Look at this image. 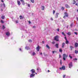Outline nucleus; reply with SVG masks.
<instances>
[{"instance_id": "e433bc0d", "label": "nucleus", "mask_w": 78, "mask_h": 78, "mask_svg": "<svg viewBox=\"0 0 78 78\" xmlns=\"http://www.w3.org/2000/svg\"><path fill=\"white\" fill-rule=\"evenodd\" d=\"M27 5L28 6V7H30V4H28Z\"/></svg>"}, {"instance_id": "20e7f679", "label": "nucleus", "mask_w": 78, "mask_h": 78, "mask_svg": "<svg viewBox=\"0 0 78 78\" xmlns=\"http://www.w3.org/2000/svg\"><path fill=\"white\" fill-rule=\"evenodd\" d=\"M37 72H41V69H40V68H37Z\"/></svg>"}, {"instance_id": "8fccbe9b", "label": "nucleus", "mask_w": 78, "mask_h": 78, "mask_svg": "<svg viewBox=\"0 0 78 78\" xmlns=\"http://www.w3.org/2000/svg\"><path fill=\"white\" fill-rule=\"evenodd\" d=\"M16 23H18V21L16 20Z\"/></svg>"}, {"instance_id": "3c124183", "label": "nucleus", "mask_w": 78, "mask_h": 78, "mask_svg": "<svg viewBox=\"0 0 78 78\" xmlns=\"http://www.w3.org/2000/svg\"><path fill=\"white\" fill-rule=\"evenodd\" d=\"M19 50H20V51H22V49H21L20 48V49H19Z\"/></svg>"}, {"instance_id": "dca6fc26", "label": "nucleus", "mask_w": 78, "mask_h": 78, "mask_svg": "<svg viewBox=\"0 0 78 78\" xmlns=\"http://www.w3.org/2000/svg\"><path fill=\"white\" fill-rule=\"evenodd\" d=\"M25 48L26 50H30V48H29L28 47H25Z\"/></svg>"}, {"instance_id": "6e6552de", "label": "nucleus", "mask_w": 78, "mask_h": 78, "mask_svg": "<svg viewBox=\"0 0 78 78\" xmlns=\"http://www.w3.org/2000/svg\"><path fill=\"white\" fill-rule=\"evenodd\" d=\"M36 48L37 51H39V50H40V48H39V46H38Z\"/></svg>"}, {"instance_id": "49530a36", "label": "nucleus", "mask_w": 78, "mask_h": 78, "mask_svg": "<svg viewBox=\"0 0 78 78\" xmlns=\"http://www.w3.org/2000/svg\"><path fill=\"white\" fill-rule=\"evenodd\" d=\"M55 10H54L53 11V13L54 14L55 13Z\"/></svg>"}, {"instance_id": "0e129e2a", "label": "nucleus", "mask_w": 78, "mask_h": 78, "mask_svg": "<svg viewBox=\"0 0 78 78\" xmlns=\"http://www.w3.org/2000/svg\"><path fill=\"white\" fill-rule=\"evenodd\" d=\"M77 21H78V18H77Z\"/></svg>"}, {"instance_id": "39448f33", "label": "nucleus", "mask_w": 78, "mask_h": 78, "mask_svg": "<svg viewBox=\"0 0 78 78\" xmlns=\"http://www.w3.org/2000/svg\"><path fill=\"white\" fill-rule=\"evenodd\" d=\"M30 71H31V72L32 73H35V72H36L35 70L34 69H33L31 70H30Z\"/></svg>"}, {"instance_id": "c756f323", "label": "nucleus", "mask_w": 78, "mask_h": 78, "mask_svg": "<svg viewBox=\"0 0 78 78\" xmlns=\"http://www.w3.org/2000/svg\"><path fill=\"white\" fill-rule=\"evenodd\" d=\"M69 58H70L71 59H72V57L71 56V55H69Z\"/></svg>"}, {"instance_id": "f704fd0d", "label": "nucleus", "mask_w": 78, "mask_h": 78, "mask_svg": "<svg viewBox=\"0 0 78 78\" xmlns=\"http://www.w3.org/2000/svg\"><path fill=\"white\" fill-rule=\"evenodd\" d=\"M62 10H64V7H62Z\"/></svg>"}, {"instance_id": "b1692460", "label": "nucleus", "mask_w": 78, "mask_h": 78, "mask_svg": "<svg viewBox=\"0 0 78 78\" xmlns=\"http://www.w3.org/2000/svg\"><path fill=\"white\" fill-rule=\"evenodd\" d=\"M62 34L63 35H64V36H66V34H64V32H62Z\"/></svg>"}, {"instance_id": "79ce46f5", "label": "nucleus", "mask_w": 78, "mask_h": 78, "mask_svg": "<svg viewBox=\"0 0 78 78\" xmlns=\"http://www.w3.org/2000/svg\"><path fill=\"white\" fill-rule=\"evenodd\" d=\"M52 44H55V41H53L52 42Z\"/></svg>"}, {"instance_id": "393cba45", "label": "nucleus", "mask_w": 78, "mask_h": 78, "mask_svg": "<svg viewBox=\"0 0 78 78\" xmlns=\"http://www.w3.org/2000/svg\"><path fill=\"white\" fill-rule=\"evenodd\" d=\"M59 52H61V53L62 52V50L61 49H60L59 50Z\"/></svg>"}, {"instance_id": "aec40b11", "label": "nucleus", "mask_w": 78, "mask_h": 78, "mask_svg": "<svg viewBox=\"0 0 78 78\" xmlns=\"http://www.w3.org/2000/svg\"><path fill=\"white\" fill-rule=\"evenodd\" d=\"M75 3H76V1L75 0H73V5H75Z\"/></svg>"}, {"instance_id": "9d476101", "label": "nucleus", "mask_w": 78, "mask_h": 78, "mask_svg": "<svg viewBox=\"0 0 78 78\" xmlns=\"http://www.w3.org/2000/svg\"><path fill=\"white\" fill-rule=\"evenodd\" d=\"M59 13H56L55 16V18H58V15H59Z\"/></svg>"}, {"instance_id": "052dcab7", "label": "nucleus", "mask_w": 78, "mask_h": 78, "mask_svg": "<svg viewBox=\"0 0 78 78\" xmlns=\"http://www.w3.org/2000/svg\"><path fill=\"white\" fill-rule=\"evenodd\" d=\"M48 72H50V70H48Z\"/></svg>"}, {"instance_id": "473e14b6", "label": "nucleus", "mask_w": 78, "mask_h": 78, "mask_svg": "<svg viewBox=\"0 0 78 78\" xmlns=\"http://www.w3.org/2000/svg\"><path fill=\"white\" fill-rule=\"evenodd\" d=\"M5 27L4 26H3L2 29H5Z\"/></svg>"}, {"instance_id": "c85d7f7f", "label": "nucleus", "mask_w": 78, "mask_h": 78, "mask_svg": "<svg viewBox=\"0 0 78 78\" xmlns=\"http://www.w3.org/2000/svg\"><path fill=\"white\" fill-rule=\"evenodd\" d=\"M66 44H68L69 43V41H67V40L66 41Z\"/></svg>"}, {"instance_id": "2f4dec72", "label": "nucleus", "mask_w": 78, "mask_h": 78, "mask_svg": "<svg viewBox=\"0 0 78 78\" xmlns=\"http://www.w3.org/2000/svg\"><path fill=\"white\" fill-rule=\"evenodd\" d=\"M70 48L71 49V50H72V49H73V47L72 46H70Z\"/></svg>"}, {"instance_id": "f8f14e48", "label": "nucleus", "mask_w": 78, "mask_h": 78, "mask_svg": "<svg viewBox=\"0 0 78 78\" xmlns=\"http://www.w3.org/2000/svg\"><path fill=\"white\" fill-rule=\"evenodd\" d=\"M65 6L66 8H70V6L67 4H66L65 5Z\"/></svg>"}, {"instance_id": "412c9836", "label": "nucleus", "mask_w": 78, "mask_h": 78, "mask_svg": "<svg viewBox=\"0 0 78 78\" xmlns=\"http://www.w3.org/2000/svg\"><path fill=\"white\" fill-rule=\"evenodd\" d=\"M67 34L69 36H70V34H71V33L70 32H69L67 33Z\"/></svg>"}, {"instance_id": "4c0bfd02", "label": "nucleus", "mask_w": 78, "mask_h": 78, "mask_svg": "<svg viewBox=\"0 0 78 78\" xmlns=\"http://www.w3.org/2000/svg\"><path fill=\"white\" fill-rule=\"evenodd\" d=\"M28 41L29 42H32V41H31V40H29Z\"/></svg>"}, {"instance_id": "5701e85b", "label": "nucleus", "mask_w": 78, "mask_h": 78, "mask_svg": "<svg viewBox=\"0 0 78 78\" xmlns=\"http://www.w3.org/2000/svg\"><path fill=\"white\" fill-rule=\"evenodd\" d=\"M30 1L32 3H34V0H30Z\"/></svg>"}, {"instance_id": "ea45409f", "label": "nucleus", "mask_w": 78, "mask_h": 78, "mask_svg": "<svg viewBox=\"0 0 78 78\" xmlns=\"http://www.w3.org/2000/svg\"><path fill=\"white\" fill-rule=\"evenodd\" d=\"M57 30L58 31H59V29L58 28Z\"/></svg>"}, {"instance_id": "f257e3e1", "label": "nucleus", "mask_w": 78, "mask_h": 78, "mask_svg": "<svg viewBox=\"0 0 78 78\" xmlns=\"http://www.w3.org/2000/svg\"><path fill=\"white\" fill-rule=\"evenodd\" d=\"M63 59L64 61L66 60V58H67V55H66V54H63Z\"/></svg>"}, {"instance_id": "c03bdc74", "label": "nucleus", "mask_w": 78, "mask_h": 78, "mask_svg": "<svg viewBox=\"0 0 78 78\" xmlns=\"http://www.w3.org/2000/svg\"><path fill=\"white\" fill-rule=\"evenodd\" d=\"M65 39H66V40H67V38L66 37H65Z\"/></svg>"}, {"instance_id": "09e8293b", "label": "nucleus", "mask_w": 78, "mask_h": 78, "mask_svg": "<svg viewBox=\"0 0 78 78\" xmlns=\"http://www.w3.org/2000/svg\"><path fill=\"white\" fill-rule=\"evenodd\" d=\"M51 20H53V18H51Z\"/></svg>"}, {"instance_id": "7c9ffc66", "label": "nucleus", "mask_w": 78, "mask_h": 78, "mask_svg": "<svg viewBox=\"0 0 78 78\" xmlns=\"http://www.w3.org/2000/svg\"><path fill=\"white\" fill-rule=\"evenodd\" d=\"M20 19H23V17H22V16H20Z\"/></svg>"}, {"instance_id": "680f3d73", "label": "nucleus", "mask_w": 78, "mask_h": 78, "mask_svg": "<svg viewBox=\"0 0 78 78\" xmlns=\"http://www.w3.org/2000/svg\"><path fill=\"white\" fill-rule=\"evenodd\" d=\"M1 11H3V10H2V9H1Z\"/></svg>"}, {"instance_id": "4d7b16f0", "label": "nucleus", "mask_w": 78, "mask_h": 78, "mask_svg": "<svg viewBox=\"0 0 78 78\" xmlns=\"http://www.w3.org/2000/svg\"><path fill=\"white\" fill-rule=\"evenodd\" d=\"M1 2H3V0H1Z\"/></svg>"}, {"instance_id": "9b49d317", "label": "nucleus", "mask_w": 78, "mask_h": 78, "mask_svg": "<svg viewBox=\"0 0 78 78\" xmlns=\"http://www.w3.org/2000/svg\"><path fill=\"white\" fill-rule=\"evenodd\" d=\"M41 9L42 10H43V11H44L45 9V6H44L42 5L41 6Z\"/></svg>"}, {"instance_id": "7ed1b4c3", "label": "nucleus", "mask_w": 78, "mask_h": 78, "mask_svg": "<svg viewBox=\"0 0 78 78\" xmlns=\"http://www.w3.org/2000/svg\"><path fill=\"white\" fill-rule=\"evenodd\" d=\"M72 66H73V65H72V63L70 62V63H69V68H71V67H72Z\"/></svg>"}, {"instance_id": "58836bf2", "label": "nucleus", "mask_w": 78, "mask_h": 78, "mask_svg": "<svg viewBox=\"0 0 78 78\" xmlns=\"http://www.w3.org/2000/svg\"><path fill=\"white\" fill-rule=\"evenodd\" d=\"M28 23H29V24H30V23H31V21H28Z\"/></svg>"}, {"instance_id": "f03ea898", "label": "nucleus", "mask_w": 78, "mask_h": 78, "mask_svg": "<svg viewBox=\"0 0 78 78\" xmlns=\"http://www.w3.org/2000/svg\"><path fill=\"white\" fill-rule=\"evenodd\" d=\"M58 38H59V36H56L55 37L54 39L56 41H58Z\"/></svg>"}, {"instance_id": "774afa93", "label": "nucleus", "mask_w": 78, "mask_h": 78, "mask_svg": "<svg viewBox=\"0 0 78 78\" xmlns=\"http://www.w3.org/2000/svg\"><path fill=\"white\" fill-rule=\"evenodd\" d=\"M61 64H62V63H61Z\"/></svg>"}, {"instance_id": "a211bd4d", "label": "nucleus", "mask_w": 78, "mask_h": 78, "mask_svg": "<svg viewBox=\"0 0 78 78\" xmlns=\"http://www.w3.org/2000/svg\"><path fill=\"white\" fill-rule=\"evenodd\" d=\"M46 47L47 48H48V49H50V47H49V46H48V44H47L46 45Z\"/></svg>"}, {"instance_id": "e2e57ef3", "label": "nucleus", "mask_w": 78, "mask_h": 78, "mask_svg": "<svg viewBox=\"0 0 78 78\" xmlns=\"http://www.w3.org/2000/svg\"><path fill=\"white\" fill-rule=\"evenodd\" d=\"M77 12H78V9L77 10Z\"/></svg>"}, {"instance_id": "bf43d9fd", "label": "nucleus", "mask_w": 78, "mask_h": 78, "mask_svg": "<svg viewBox=\"0 0 78 78\" xmlns=\"http://www.w3.org/2000/svg\"><path fill=\"white\" fill-rule=\"evenodd\" d=\"M75 5H76V6L77 5V3H76V4Z\"/></svg>"}, {"instance_id": "de8ad7c7", "label": "nucleus", "mask_w": 78, "mask_h": 78, "mask_svg": "<svg viewBox=\"0 0 78 78\" xmlns=\"http://www.w3.org/2000/svg\"><path fill=\"white\" fill-rule=\"evenodd\" d=\"M75 34H76V35L77 34V33L76 32H74Z\"/></svg>"}, {"instance_id": "37998d69", "label": "nucleus", "mask_w": 78, "mask_h": 78, "mask_svg": "<svg viewBox=\"0 0 78 78\" xmlns=\"http://www.w3.org/2000/svg\"><path fill=\"white\" fill-rule=\"evenodd\" d=\"M33 28H36V26H33Z\"/></svg>"}, {"instance_id": "13d9d810", "label": "nucleus", "mask_w": 78, "mask_h": 78, "mask_svg": "<svg viewBox=\"0 0 78 78\" xmlns=\"http://www.w3.org/2000/svg\"><path fill=\"white\" fill-rule=\"evenodd\" d=\"M59 58H61V55H59Z\"/></svg>"}, {"instance_id": "a18cd8bd", "label": "nucleus", "mask_w": 78, "mask_h": 78, "mask_svg": "<svg viewBox=\"0 0 78 78\" xmlns=\"http://www.w3.org/2000/svg\"><path fill=\"white\" fill-rule=\"evenodd\" d=\"M20 1L21 2H23L24 1L23 0H20Z\"/></svg>"}, {"instance_id": "4be33fe9", "label": "nucleus", "mask_w": 78, "mask_h": 78, "mask_svg": "<svg viewBox=\"0 0 78 78\" xmlns=\"http://www.w3.org/2000/svg\"><path fill=\"white\" fill-rule=\"evenodd\" d=\"M23 5H25V2H24V1H23L22 2Z\"/></svg>"}, {"instance_id": "0eeeda50", "label": "nucleus", "mask_w": 78, "mask_h": 78, "mask_svg": "<svg viewBox=\"0 0 78 78\" xmlns=\"http://www.w3.org/2000/svg\"><path fill=\"white\" fill-rule=\"evenodd\" d=\"M60 70H62V69H63V70H65V66H62V68H60Z\"/></svg>"}, {"instance_id": "bb28decb", "label": "nucleus", "mask_w": 78, "mask_h": 78, "mask_svg": "<svg viewBox=\"0 0 78 78\" xmlns=\"http://www.w3.org/2000/svg\"><path fill=\"white\" fill-rule=\"evenodd\" d=\"M1 18L2 19H5V16H2L1 17Z\"/></svg>"}, {"instance_id": "1a4fd4ad", "label": "nucleus", "mask_w": 78, "mask_h": 78, "mask_svg": "<svg viewBox=\"0 0 78 78\" xmlns=\"http://www.w3.org/2000/svg\"><path fill=\"white\" fill-rule=\"evenodd\" d=\"M6 34L7 36H9L10 35V33H9V32H8L6 33Z\"/></svg>"}, {"instance_id": "2eb2a0df", "label": "nucleus", "mask_w": 78, "mask_h": 78, "mask_svg": "<svg viewBox=\"0 0 78 78\" xmlns=\"http://www.w3.org/2000/svg\"><path fill=\"white\" fill-rule=\"evenodd\" d=\"M64 46H65V43H63L62 44V48H64Z\"/></svg>"}, {"instance_id": "f3484780", "label": "nucleus", "mask_w": 78, "mask_h": 78, "mask_svg": "<svg viewBox=\"0 0 78 78\" xmlns=\"http://www.w3.org/2000/svg\"><path fill=\"white\" fill-rule=\"evenodd\" d=\"M36 55V53H35V52H33L32 53V56H34V55Z\"/></svg>"}, {"instance_id": "c9c22d12", "label": "nucleus", "mask_w": 78, "mask_h": 78, "mask_svg": "<svg viewBox=\"0 0 78 78\" xmlns=\"http://www.w3.org/2000/svg\"><path fill=\"white\" fill-rule=\"evenodd\" d=\"M66 77V75H63V78H64Z\"/></svg>"}, {"instance_id": "a19ab883", "label": "nucleus", "mask_w": 78, "mask_h": 78, "mask_svg": "<svg viewBox=\"0 0 78 78\" xmlns=\"http://www.w3.org/2000/svg\"><path fill=\"white\" fill-rule=\"evenodd\" d=\"M70 26L71 27H72V26H73V24H71V25H70Z\"/></svg>"}, {"instance_id": "a878e982", "label": "nucleus", "mask_w": 78, "mask_h": 78, "mask_svg": "<svg viewBox=\"0 0 78 78\" xmlns=\"http://www.w3.org/2000/svg\"><path fill=\"white\" fill-rule=\"evenodd\" d=\"M1 23H4V21H3L2 20H1Z\"/></svg>"}, {"instance_id": "864d4df0", "label": "nucleus", "mask_w": 78, "mask_h": 78, "mask_svg": "<svg viewBox=\"0 0 78 78\" xmlns=\"http://www.w3.org/2000/svg\"><path fill=\"white\" fill-rule=\"evenodd\" d=\"M55 53V51H53L52 53L53 54V53Z\"/></svg>"}, {"instance_id": "ddd939ff", "label": "nucleus", "mask_w": 78, "mask_h": 78, "mask_svg": "<svg viewBox=\"0 0 78 78\" xmlns=\"http://www.w3.org/2000/svg\"><path fill=\"white\" fill-rule=\"evenodd\" d=\"M65 15H64L66 17H68V14L67 12H65Z\"/></svg>"}, {"instance_id": "423d86ee", "label": "nucleus", "mask_w": 78, "mask_h": 78, "mask_svg": "<svg viewBox=\"0 0 78 78\" xmlns=\"http://www.w3.org/2000/svg\"><path fill=\"white\" fill-rule=\"evenodd\" d=\"M34 76H35V74L32 73L30 75V78H31L32 77H33Z\"/></svg>"}, {"instance_id": "4468645a", "label": "nucleus", "mask_w": 78, "mask_h": 78, "mask_svg": "<svg viewBox=\"0 0 78 78\" xmlns=\"http://www.w3.org/2000/svg\"><path fill=\"white\" fill-rule=\"evenodd\" d=\"M17 4L18 5L20 6V2L17 0Z\"/></svg>"}, {"instance_id": "cd10ccee", "label": "nucleus", "mask_w": 78, "mask_h": 78, "mask_svg": "<svg viewBox=\"0 0 78 78\" xmlns=\"http://www.w3.org/2000/svg\"><path fill=\"white\" fill-rule=\"evenodd\" d=\"M77 58H75L73 59V60L74 61H77Z\"/></svg>"}, {"instance_id": "603ef678", "label": "nucleus", "mask_w": 78, "mask_h": 78, "mask_svg": "<svg viewBox=\"0 0 78 78\" xmlns=\"http://www.w3.org/2000/svg\"><path fill=\"white\" fill-rule=\"evenodd\" d=\"M63 18L64 19L65 18H66V16H64V17H63Z\"/></svg>"}, {"instance_id": "6ab92c4d", "label": "nucleus", "mask_w": 78, "mask_h": 78, "mask_svg": "<svg viewBox=\"0 0 78 78\" xmlns=\"http://www.w3.org/2000/svg\"><path fill=\"white\" fill-rule=\"evenodd\" d=\"M55 46L57 48H58V44H56Z\"/></svg>"}, {"instance_id": "72a5a7b5", "label": "nucleus", "mask_w": 78, "mask_h": 78, "mask_svg": "<svg viewBox=\"0 0 78 78\" xmlns=\"http://www.w3.org/2000/svg\"><path fill=\"white\" fill-rule=\"evenodd\" d=\"M3 6L5 8V3L3 4Z\"/></svg>"}, {"instance_id": "338daca9", "label": "nucleus", "mask_w": 78, "mask_h": 78, "mask_svg": "<svg viewBox=\"0 0 78 78\" xmlns=\"http://www.w3.org/2000/svg\"><path fill=\"white\" fill-rule=\"evenodd\" d=\"M36 73V74H37V73Z\"/></svg>"}, {"instance_id": "6e6d98bb", "label": "nucleus", "mask_w": 78, "mask_h": 78, "mask_svg": "<svg viewBox=\"0 0 78 78\" xmlns=\"http://www.w3.org/2000/svg\"><path fill=\"white\" fill-rule=\"evenodd\" d=\"M40 55H42V53H40Z\"/></svg>"}, {"instance_id": "5fc2aeb1", "label": "nucleus", "mask_w": 78, "mask_h": 78, "mask_svg": "<svg viewBox=\"0 0 78 78\" xmlns=\"http://www.w3.org/2000/svg\"><path fill=\"white\" fill-rule=\"evenodd\" d=\"M42 43H43V44H44V41H42Z\"/></svg>"}, {"instance_id": "69168bd1", "label": "nucleus", "mask_w": 78, "mask_h": 78, "mask_svg": "<svg viewBox=\"0 0 78 78\" xmlns=\"http://www.w3.org/2000/svg\"><path fill=\"white\" fill-rule=\"evenodd\" d=\"M77 6H78V4H77Z\"/></svg>"}]
</instances>
